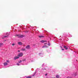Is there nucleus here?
Here are the masks:
<instances>
[{
	"mask_svg": "<svg viewBox=\"0 0 78 78\" xmlns=\"http://www.w3.org/2000/svg\"><path fill=\"white\" fill-rule=\"evenodd\" d=\"M23 55V53L22 52L20 53L18 55V56H19V57H22V56Z\"/></svg>",
	"mask_w": 78,
	"mask_h": 78,
	"instance_id": "obj_1",
	"label": "nucleus"
},
{
	"mask_svg": "<svg viewBox=\"0 0 78 78\" xmlns=\"http://www.w3.org/2000/svg\"><path fill=\"white\" fill-rule=\"evenodd\" d=\"M26 48L27 49H30V48H30V45H27L26 47Z\"/></svg>",
	"mask_w": 78,
	"mask_h": 78,
	"instance_id": "obj_2",
	"label": "nucleus"
},
{
	"mask_svg": "<svg viewBox=\"0 0 78 78\" xmlns=\"http://www.w3.org/2000/svg\"><path fill=\"white\" fill-rule=\"evenodd\" d=\"M18 44L19 45H22L23 43H22V42H18Z\"/></svg>",
	"mask_w": 78,
	"mask_h": 78,
	"instance_id": "obj_3",
	"label": "nucleus"
},
{
	"mask_svg": "<svg viewBox=\"0 0 78 78\" xmlns=\"http://www.w3.org/2000/svg\"><path fill=\"white\" fill-rule=\"evenodd\" d=\"M24 36L23 35H19V37H18L19 38H20L21 37H23Z\"/></svg>",
	"mask_w": 78,
	"mask_h": 78,
	"instance_id": "obj_4",
	"label": "nucleus"
},
{
	"mask_svg": "<svg viewBox=\"0 0 78 78\" xmlns=\"http://www.w3.org/2000/svg\"><path fill=\"white\" fill-rule=\"evenodd\" d=\"M19 57L16 56L14 58V60H16L17 59H19Z\"/></svg>",
	"mask_w": 78,
	"mask_h": 78,
	"instance_id": "obj_5",
	"label": "nucleus"
},
{
	"mask_svg": "<svg viewBox=\"0 0 78 78\" xmlns=\"http://www.w3.org/2000/svg\"><path fill=\"white\" fill-rule=\"evenodd\" d=\"M41 42H42V43H44V42H47V41H45L43 40L42 41H41Z\"/></svg>",
	"mask_w": 78,
	"mask_h": 78,
	"instance_id": "obj_6",
	"label": "nucleus"
},
{
	"mask_svg": "<svg viewBox=\"0 0 78 78\" xmlns=\"http://www.w3.org/2000/svg\"><path fill=\"white\" fill-rule=\"evenodd\" d=\"M26 50V49H25V48H22L21 49V51H25Z\"/></svg>",
	"mask_w": 78,
	"mask_h": 78,
	"instance_id": "obj_7",
	"label": "nucleus"
},
{
	"mask_svg": "<svg viewBox=\"0 0 78 78\" xmlns=\"http://www.w3.org/2000/svg\"><path fill=\"white\" fill-rule=\"evenodd\" d=\"M64 47L66 50H67L68 49V48L67 47V46H64Z\"/></svg>",
	"mask_w": 78,
	"mask_h": 78,
	"instance_id": "obj_8",
	"label": "nucleus"
},
{
	"mask_svg": "<svg viewBox=\"0 0 78 78\" xmlns=\"http://www.w3.org/2000/svg\"><path fill=\"white\" fill-rule=\"evenodd\" d=\"M4 66H7L8 65V63L6 62H5L4 63Z\"/></svg>",
	"mask_w": 78,
	"mask_h": 78,
	"instance_id": "obj_9",
	"label": "nucleus"
},
{
	"mask_svg": "<svg viewBox=\"0 0 78 78\" xmlns=\"http://www.w3.org/2000/svg\"><path fill=\"white\" fill-rule=\"evenodd\" d=\"M44 37L42 35H40L39 36V37H40V38H41V37Z\"/></svg>",
	"mask_w": 78,
	"mask_h": 78,
	"instance_id": "obj_10",
	"label": "nucleus"
},
{
	"mask_svg": "<svg viewBox=\"0 0 78 78\" xmlns=\"http://www.w3.org/2000/svg\"><path fill=\"white\" fill-rule=\"evenodd\" d=\"M56 78H59V75H56Z\"/></svg>",
	"mask_w": 78,
	"mask_h": 78,
	"instance_id": "obj_11",
	"label": "nucleus"
},
{
	"mask_svg": "<svg viewBox=\"0 0 78 78\" xmlns=\"http://www.w3.org/2000/svg\"><path fill=\"white\" fill-rule=\"evenodd\" d=\"M3 45V44L0 43V47H1L2 46V45Z\"/></svg>",
	"mask_w": 78,
	"mask_h": 78,
	"instance_id": "obj_12",
	"label": "nucleus"
},
{
	"mask_svg": "<svg viewBox=\"0 0 78 78\" xmlns=\"http://www.w3.org/2000/svg\"><path fill=\"white\" fill-rule=\"evenodd\" d=\"M73 75H74V76H76V75H77V74H76V73H73Z\"/></svg>",
	"mask_w": 78,
	"mask_h": 78,
	"instance_id": "obj_13",
	"label": "nucleus"
},
{
	"mask_svg": "<svg viewBox=\"0 0 78 78\" xmlns=\"http://www.w3.org/2000/svg\"><path fill=\"white\" fill-rule=\"evenodd\" d=\"M45 47H47V46L46 45H44L42 47V48H44Z\"/></svg>",
	"mask_w": 78,
	"mask_h": 78,
	"instance_id": "obj_14",
	"label": "nucleus"
},
{
	"mask_svg": "<svg viewBox=\"0 0 78 78\" xmlns=\"http://www.w3.org/2000/svg\"><path fill=\"white\" fill-rule=\"evenodd\" d=\"M21 62H22V60H20V61H19V62H18L19 63H20Z\"/></svg>",
	"mask_w": 78,
	"mask_h": 78,
	"instance_id": "obj_15",
	"label": "nucleus"
},
{
	"mask_svg": "<svg viewBox=\"0 0 78 78\" xmlns=\"http://www.w3.org/2000/svg\"><path fill=\"white\" fill-rule=\"evenodd\" d=\"M31 76H28L26 77V78H31Z\"/></svg>",
	"mask_w": 78,
	"mask_h": 78,
	"instance_id": "obj_16",
	"label": "nucleus"
},
{
	"mask_svg": "<svg viewBox=\"0 0 78 78\" xmlns=\"http://www.w3.org/2000/svg\"><path fill=\"white\" fill-rule=\"evenodd\" d=\"M36 75V73H35L34 75H33V76H34V75Z\"/></svg>",
	"mask_w": 78,
	"mask_h": 78,
	"instance_id": "obj_17",
	"label": "nucleus"
},
{
	"mask_svg": "<svg viewBox=\"0 0 78 78\" xmlns=\"http://www.w3.org/2000/svg\"><path fill=\"white\" fill-rule=\"evenodd\" d=\"M15 45V44L13 43L12 44V45L13 46H14V45Z\"/></svg>",
	"mask_w": 78,
	"mask_h": 78,
	"instance_id": "obj_18",
	"label": "nucleus"
},
{
	"mask_svg": "<svg viewBox=\"0 0 78 78\" xmlns=\"http://www.w3.org/2000/svg\"><path fill=\"white\" fill-rule=\"evenodd\" d=\"M19 35L16 34V36H18V37H19Z\"/></svg>",
	"mask_w": 78,
	"mask_h": 78,
	"instance_id": "obj_19",
	"label": "nucleus"
},
{
	"mask_svg": "<svg viewBox=\"0 0 78 78\" xmlns=\"http://www.w3.org/2000/svg\"><path fill=\"white\" fill-rule=\"evenodd\" d=\"M48 45H49V46H50V43H48Z\"/></svg>",
	"mask_w": 78,
	"mask_h": 78,
	"instance_id": "obj_20",
	"label": "nucleus"
},
{
	"mask_svg": "<svg viewBox=\"0 0 78 78\" xmlns=\"http://www.w3.org/2000/svg\"><path fill=\"white\" fill-rule=\"evenodd\" d=\"M6 62H9V60H7L6 61Z\"/></svg>",
	"mask_w": 78,
	"mask_h": 78,
	"instance_id": "obj_21",
	"label": "nucleus"
},
{
	"mask_svg": "<svg viewBox=\"0 0 78 78\" xmlns=\"http://www.w3.org/2000/svg\"><path fill=\"white\" fill-rule=\"evenodd\" d=\"M8 36H4V37H7Z\"/></svg>",
	"mask_w": 78,
	"mask_h": 78,
	"instance_id": "obj_22",
	"label": "nucleus"
},
{
	"mask_svg": "<svg viewBox=\"0 0 78 78\" xmlns=\"http://www.w3.org/2000/svg\"><path fill=\"white\" fill-rule=\"evenodd\" d=\"M44 45H46L47 44V43H44Z\"/></svg>",
	"mask_w": 78,
	"mask_h": 78,
	"instance_id": "obj_23",
	"label": "nucleus"
},
{
	"mask_svg": "<svg viewBox=\"0 0 78 78\" xmlns=\"http://www.w3.org/2000/svg\"><path fill=\"white\" fill-rule=\"evenodd\" d=\"M17 66H19V64L17 63Z\"/></svg>",
	"mask_w": 78,
	"mask_h": 78,
	"instance_id": "obj_24",
	"label": "nucleus"
},
{
	"mask_svg": "<svg viewBox=\"0 0 78 78\" xmlns=\"http://www.w3.org/2000/svg\"><path fill=\"white\" fill-rule=\"evenodd\" d=\"M23 61H25V59L24 60H23Z\"/></svg>",
	"mask_w": 78,
	"mask_h": 78,
	"instance_id": "obj_25",
	"label": "nucleus"
},
{
	"mask_svg": "<svg viewBox=\"0 0 78 78\" xmlns=\"http://www.w3.org/2000/svg\"><path fill=\"white\" fill-rule=\"evenodd\" d=\"M45 76H47V74H45Z\"/></svg>",
	"mask_w": 78,
	"mask_h": 78,
	"instance_id": "obj_26",
	"label": "nucleus"
},
{
	"mask_svg": "<svg viewBox=\"0 0 78 78\" xmlns=\"http://www.w3.org/2000/svg\"><path fill=\"white\" fill-rule=\"evenodd\" d=\"M62 50H64V49H62Z\"/></svg>",
	"mask_w": 78,
	"mask_h": 78,
	"instance_id": "obj_27",
	"label": "nucleus"
},
{
	"mask_svg": "<svg viewBox=\"0 0 78 78\" xmlns=\"http://www.w3.org/2000/svg\"><path fill=\"white\" fill-rule=\"evenodd\" d=\"M18 52H20V51H19H19H18Z\"/></svg>",
	"mask_w": 78,
	"mask_h": 78,
	"instance_id": "obj_28",
	"label": "nucleus"
},
{
	"mask_svg": "<svg viewBox=\"0 0 78 78\" xmlns=\"http://www.w3.org/2000/svg\"><path fill=\"white\" fill-rule=\"evenodd\" d=\"M60 47H61V48H62V46H60Z\"/></svg>",
	"mask_w": 78,
	"mask_h": 78,
	"instance_id": "obj_29",
	"label": "nucleus"
}]
</instances>
